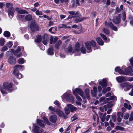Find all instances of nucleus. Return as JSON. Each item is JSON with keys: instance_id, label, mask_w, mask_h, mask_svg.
I'll return each mask as SVG.
<instances>
[{"instance_id": "nucleus-1", "label": "nucleus", "mask_w": 133, "mask_h": 133, "mask_svg": "<svg viewBox=\"0 0 133 133\" xmlns=\"http://www.w3.org/2000/svg\"><path fill=\"white\" fill-rule=\"evenodd\" d=\"M73 92L74 94L76 96V99L79 101H81L82 99L78 95V94H79L83 99L85 98L86 97L88 99H89L90 98L89 90L88 89H87L85 90V94L81 89L77 88L73 90Z\"/></svg>"}, {"instance_id": "nucleus-2", "label": "nucleus", "mask_w": 133, "mask_h": 133, "mask_svg": "<svg viewBox=\"0 0 133 133\" xmlns=\"http://www.w3.org/2000/svg\"><path fill=\"white\" fill-rule=\"evenodd\" d=\"M86 49L84 47H82L80 49L81 51L83 54H85L86 52L87 53L91 52L92 51V49L91 48V45L93 47H94V50H95L96 48H95L96 45V43L93 40H92L90 41H89L86 42L85 44Z\"/></svg>"}, {"instance_id": "nucleus-3", "label": "nucleus", "mask_w": 133, "mask_h": 133, "mask_svg": "<svg viewBox=\"0 0 133 133\" xmlns=\"http://www.w3.org/2000/svg\"><path fill=\"white\" fill-rule=\"evenodd\" d=\"M62 99H66L67 101L71 103L74 102V98L73 96L67 92L61 96Z\"/></svg>"}, {"instance_id": "nucleus-4", "label": "nucleus", "mask_w": 133, "mask_h": 133, "mask_svg": "<svg viewBox=\"0 0 133 133\" xmlns=\"http://www.w3.org/2000/svg\"><path fill=\"white\" fill-rule=\"evenodd\" d=\"M43 119L45 121L39 119H37V124L38 125L42 127H45L46 124L49 125H50V123L46 117H43Z\"/></svg>"}, {"instance_id": "nucleus-5", "label": "nucleus", "mask_w": 133, "mask_h": 133, "mask_svg": "<svg viewBox=\"0 0 133 133\" xmlns=\"http://www.w3.org/2000/svg\"><path fill=\"white\" fill-rule=\"evenodd\" d=\"M122 69L125 68V71H123L121 69L120 67L117 66L116 67L115 69V71L121 74H123L127 75H131V72L129 69L126 68H125V67L124 66H123Z\"/></svg>"}, {"instance_id": "nucleus-6", "label": "nucleus", "mask_w": 133, "mask_h": 133, "mask_svg": "<svg viewBox=\"0 0 133 133\" xmlns=\"http://www.w3.org/2000/svg\"><path fill=\"white\" fill-rule=\"evenodd\" d=\"M67 106L64 109L65 113L66 115L69 114L70 112H73L77 110L76 107L71 104H67Z\"/></svg>"}, {"instance_id": "nucleus-7", "label": "nucleus", "mask_w": 133, "mask_h": 133, "mask_svg": "<svg viewBox=\"0 0 133 133\" xmlns=\"http://www.w3.org/2000/svg\"><path fill=\"white\" fill-rule=\"evenodd\" d=\"M108 79L107 78H104L102 80H99L98 81L99 84L101 85L102 88H103V89L102 90V93L103 94H105L107 91L105 88L107 86V80Z\"/></svg>"}, {"instance_id": "nucleus-8", "label": "nucleus", "mask_w": 133, "mask_h": 133, "mask_svg": "<svg viewBox=\"0 0 133 133\" xmlns=\"http://www.w3.org/2000/svg\"><path fill=\"white\" fill-rule=\"evenodd\" d=\"M14 70L13 71V73L14 75H16L17 72H18L19 70H22L24 69V66L20 65H16L14 67Z\"/></svg>"}, {"instance_id": "nucleus-9", "label": "nucleus", "mask_w": 133, "mask_h": 133, "mask_svg": "<svg viewBox=\"0 0 133 133\" xmlns=\"http://www.w3.org/2000/svg\"><path fill=\"white\" fill-rule=\"evenodd\" d=\"M33 126L34 127L33 129L34 133H42L43 132V130L42 128L36 125L35 124H34Z\"/></svg>"}, {"instance_id": "nucleus-10", "label": "nucleus", "mask_w": 133, "mask_h": 133, "mask_svg": "<svg viewBox=\"0 0 133 133\" xmlns=\"http://www.w3.org/2000/svg\"><path fill=\"white\" fill-rule=\"evenodd\" d=\"M120 86L122 88H124V90L125 91L129 90L131 86L128 83L125 82L122 83L120 84Z\"/></svg>"}, {"instance_id": "nucleus-11", "label": "nucleus", "mask_w": 133, "mask_h": 133, "mask_svg": "<svg viewBox=\"0 0 133 133\" xmlns=\"http://www.w3.org/2000/svg\"><path fill=\"white\" fill-rule=\"evenodd\" d=\"M30 28L31 31H37L38 30V26L35 23H34L31 24Z\"/></svg>"}, {"instance_id": "nucleus-12", "label": "nucleus", "mask_w": 133, "mask_h": 133, "mask_svg": "<svg viewBox=\"0 0 133 133\" xmlns=\"http://www.w3.org/2000/svg\"><path fill=\"white\" fill-rule=\"evenodd\" d=\"M116 80L118 83H121L127 81V77L119 76L116 77Z\"/></svg>"}, {"instance_id": "nucleus-13", "label": "nucleus", "mask_w": 133, "mask_h": 133, "mask_svg": "<svg viewBox=\"0 0 133 133\" xmlns=\"http://www.w3.org/2000/svg\"><path fill=\"white\" fill-rule=\"evenodd\" d=\"M42 42L44 45H46L47 44L48 40V36L47 34H45L42 36Z\"/></svg>"}, {"instance_id": "nucleus-14", "label": "nucleus", "mask_w": 133, "mask_h": 133, "mask_svg": "<svg viewBox=\"0 0 133 133\" xmlns=\"http://www.w3.org/2000/svg\"><path fill=\"white\" fill-rule=\"evenodd\" d=\"M105 24L106 25L109 26L112 30L116 31H117V27L114 26L112 23H108L107 22H105Z\"/></svg>"}, {"instance_id": "nucleus-15", "label": "nucleus", "mask_w": 133, "mask_h": 133, "mask_svg": "<svg viewBox=\"0 0 133 133\" xmlns=\"http://www.w3.org/2000/svg\"><path fill=\"white\" fill-rule=\"evenodd\" d=\"M68 13L70 15L74 16L75 17H79L81 16V14L78 12H75L74 11H68Z\"/></svg>"}, {"instance_id": "nucleus-16", "label": "nucleus", "mask_w": 133, "mask_h": 133, "mask_svg": "<svg viewBox=\"0 0 133 133\" xmlns=\"http://www.w3.org/2000/svg\"><path fill=\"white\" fill-rule=\"evenodd\" d=\"M8 62L10 64H15L16 62V58L14 57H11L9 58Z\"/></svg>"}, {"instance_id": "nucleus-17", "label": "nucleus", "mask_w": 133, "mask_h": 133, "mask_svg": "<svg viewBox=\"0 0 133 133\" xmlns=\"http://www.w3.org/2000/svg\"><path fill=\"white\" fill-rule=\"evenodd\" d=\"M49 120L51 122L55 123L57 120V116L56 115L51 116L50 117Z\"/></svg>"}, {"instance_id": "nucleus-18", "label": "nucleus", "mask_w": 133, "mask_h": 133, "mask_svg": "<svg viewBox=\"0 0 133 133\" xmlns=\"http://www.w3.org/2000/svg\"><path fill=\"white\" fill-rule=\"evenodd\" d=\"M113 22L116 24L119 23L120 22V16H116L114 18L113 20Z\"/></svg>"}, {"instance_id": "nucleus-19", "label": "nucleus", "mask_w": 133, "mask_h": 133, "mask_svg": "<svg viewBox=\"0 0 133 133\" xmlns=\"http://www.w3.org/2000/svg\"><path fill=\"white\" fill-rule=\"evenodd\" d=\"M15 10L18 13L20 14H25V13L28 14V12L26 10L18 8H16Z\"/></svg>"}, {"instance_id": "nucleus-20", "label": "nucleus", "mask_w": 133, "mask_h": 133, "mask_svg": "<svg viewBox=\"0 0 133 133\" xmlns=\"http://www.w3.org/2000/svg\"><path fill=\"white\" fill-rule=\"evenodd\" d=\"M97 89L96 87H94L93 88V90H91L92 96L95 97L97 95Z\"/></svg>"}, {"instance_id": "nucleus-21", "label": "nucleus", "mask_w": 133, "mask_h": 133, "mask_svg": "<svg viewBox=\"0 0 133 133\" xmlns=\"http://www.w3.org/2000/svg\"><path fill=\"white\" fill-rule=\"evenodd\" d=\"M15 10L14 9L8 10V14L11 18H12L14 15Z\"/></svg>"}, {"instance_id": "nucleus-22", "label": "nucleus", "mask_w": 133, "mask_h": 133, "mask_svg": "<svg viewBox=\"0 0 133 133\" xmlns=\"http://www.w3.org/2000/svg\"><path fill=\"white\" fill-rule=\"evenodd\" d=\"M53 51V47L52 46H51L49 48L47 51L48 55H53L54 54Z\"/></svg>"}, {"instance_id": "nucleus-23", "label": "nucleus", "mask_w": 133, "mask_h": 133, "mask_svg": "<svg viewBox=\"0 0 133 133\" xmlns=\"http://www.w3.org/2000/svg\"><path fill=\"white\" fill-rule=\"evenodd\" d=\"M100 35L103 39L106 42H109L110 39L109 38H108L105 35L102 34H100Z\"/></svg>"}, {"instance_id": "nucleus-24", "label": "nucleus", "mask_w": 133, "mask_h": 133, "mask_svg": "<svg viewBox=\"0 0 133 133\" xmlns=\"http://www.w3.org/2000/svg\"><path fill=\"white\" fill-rule=\"evenodd\" d=\"M96 41L98 44L101 45H103L104 42L102 39L100 37H98L96 39Z\"/></svg>"}, {"instance_id": "nucleus-25", "label": "nucleus", "mask_w": 133, "mask_h": 133, "mask_svg": "<svg viewBox=\"0 0 133 133\" xmlns=\"http://www.w3.org/2000/svg\"><path fill=\"white\" fill-rule=\"evenodd\" d=\"M64 50L66 53H68L72 52V48L71 46H70L68 48H65Z\"/></svg>"}, {"instance_id": "nucleus-26", "label": "nucleus", "mask_w": 133, "mask_h": 133, "mask_svg": "<svg viewBox=\"0 0 133 133\" xmlns=\"http://www.w3.org/2000/svg\"><path fill=\"white\" fill-rule=\"evenodd\" d=\"M114 99L115 100H116V97L114 96H111L109 98H107L105 100L106 102H107L109 101Z\"/></svg>"}, {"instance_id": "nucleus-27", "label": "nucleus", "mask_w": 133, "mask_h": 133, "mask_svg": "<svg viewBox=\"0 0 133 133\" xmlns=\"http://www.w3.org/2000/svg\"><path fill=\"white\" fill-rule=\"evenodd\" d=\"M57 114L59 116H61L63 115V112L60 109H57L55 111Z\"/></svg>"}, {"instance_id": "nucleus-28", "label": "nucleus", "mask_w": 133, "mask_h": 133, "mask_svg": "<svg viewBox=\"0 0 133 133\" xmlns=\"http://www.w3.org/2000/svg\"><path fill=\"white\" fill-rule=\"evenodd\" d=\"M84 19H85V18L84 17L82 18L79 17V18H76L74 20V22L75 23H77L82 21Z\"/></svg>"}, {"instance_id": "nucleus-29", "label": "nucleus", "mask_w": 133, "mask_h": 133, "mask_svg": "<svg viewBox=\"0 0 133 133\" xmlns=\"http://www.w3.org/2000/svg\"><path fill=\"white\" fill-rule=\"evenodd\" d=\"M62 41L60 40H59L57 42L55 46V48L58 49L59 48V46L61 44Z\"/></svg>"}, {"instance_id": "nucleus-30", "label": "nucleus", "mask_w": 133, "mask_h": 133, "mask_svg": "<svg viewBox=\"0 0 133 133\" xmlns=\"http://www.w3.org/2000/svg\"><path fill=\"white\" fill-rule=\"evenodd\" d=\"M6 7L8 9V10L13 9L12 7V5L11 4L9 3H7L6 4Z\"/></svg>"}, {"instance_id": "nucleus-31", "label": "nucleus", "mask_w": 133, "mask_h": 133, "mask_svg": "<svg viewBox=\"0 0 133 133\" xmlns=\"http://www.w3.org/2000/svg\"><path fill=\"white\" fill-rule=\"evenodd\" d=\"M80 44L78 43H77L75 45V49L76 51H78L79 50Z\"/></svg>"}, {"instance_id": "nucleus-32", "label": "nucleus", "mask_w": 133, "mask_h": 133, "mask_svg": "<svg viewBox=\"0 0 133 133\" xmlns=\"http://www.w3.org/2000/svg\"><path fill=\"white\" fill-rule=\"evenodd\" d=\"M32 16L30 15L29 14L27 15L25 17V19L26 21H29L32 19Z\"/></svg>"}, {"instance_id": "nucleus-33", "label": "nucleus", "mask_w": 133, "mask_h": 133, "mask_svg": "<svg viewBox=\"0 0 133 133\" xmlns=\"http://www.w3.org/2000/svg\"><path fill=\"white\" fill-rule=\"evenodd\" d=\"M129 20L130 24L132 26H133V17L131 15H129L128 17Z\"/></svg>"}, {"instance_id": "nucleus-34", "label": "nucleus", "mask_w": 133, "mask_h": 133, "mask_svg": "<svg viewBox=\"0 0 133 133\" xmlns=\"http://www.w3.org/2000/svg\"><path fill=\"white\" fill-rule=\"evenodd\" d=\"M3 35L5 37H9L10 36V33L9 32L6 31L4 32Z\"/></svg>"}, {"instance_id": "nucleus-35", "label": "nucleus", "mask_w": 133, "mask_h": 133, "mask_svg": "<svg viewBox=\"0 0 133 133\" xmlns=\"http://www.w3.org/2000/svg\"><path fill=\"white\" fill-rule=\"evenodd\" d=\"M41 40V36L40 35H38L37 39L35 40V41L37 43L40 42Z\"/></svg>"}, {"instance_id": "nucleus-36", "label": "nucleus", "mask_w": 133, "mask_h": 133, "mask_svg": "<svg viewBox=\"0 0 133 133\" xmlns=\"http://www.w3.org/2000/svg\"><path fill=\"white\" fill-rule=\"evenodd\" d=\"M17 62L19 64H22L24 63V60L23 58H21L17 60Z\"/></svg>"}, {"instance_id": "nucleus-37", "label": "nucleus", "mask_w": 133, "mask_h": 133, "mask_svg": "<svg viewBox=\"0 0 133 133\" xmlns=\"http://www.w3.org/2000/svg\"><path fill=\"white\" fill-rule=\"evenodd\" d=\"M17 17L19 20H23L24 18V15L22 14H19L17 15Z\"/></svg>"}, {"instance_id": "nucleus-38", "label": "nucleus", "mask_w": 133, "mask_h": 133, "mask_svg": "<svg viewBox=\"0 0 133 133\" xmlns=\"http://www.w3.org/2000/svg\"><path fill=\"white\" fill-rule=\"evenodd\" d=\"M18 79H20L22 77V75L21 74L19 73L18 72H17V75H14Z\"/></svg>"}, {"instance_id": "nucleus-39", "label": "nucleus", "mask_w": 133, "mask_h": 133, "mask_svg": "<svg viewBox=\"0 0 133 133\" xmlns=\"http://www.w3.org/2000/svg\"><path fill=\"white\" fill-rule=\"evenodd\" d=\"M124 106L125 108L128 109L129 110H130L131 108V105L128 104L126 103H124Z\"/></svg>"}, {"instance_id": "nucleus-40", "label": "nucleus", "mask_w": 133, "mask_h": 133, "mask_svg": "<svg viewBox=\"0 0 133 133\" xmlns=\"http://www.w3.org/2000/svg\"><path fill=\"white\" fill-rule=\"evenodd\" d=\"M5 40L3 38H0V45L2 46L4 45V44Z\"/></svg>"}, {"instance_id": "nucleus-41", "label": "nucleus", "mask_w": 133, "mask_h": 133, "mask_svg": "<svg viewBox=\"0 0 133 133\" xmlns=\"http://www.w3.org/2000/svg\"><path fill=\"white\" fill-rule=\"evenodd\" d=\"M126 17L125 14L124 12L123 13H122V20L123 21H125V20L126 19Z\"/></svg>"}, {"instance_id": "nucleus-42", "label": "nucleus", "mask_w": 133, "mask_h": 133, "mask_svg": "<svg viewBox=\"0 0 133 133\" xmlns=\"http://www.w3.org/2000/svg\"><path fill=\"white\" fill-rule=\"evenodd\" d=\"M103 29L104 32L105 34L108 35L109 34L110 31L108 29H106L105 28H104Z\"/></svg>"}, {"instance_id": "nucleus-43", "label": "nucleus", "mask_w": 133, "mask_h": 133, "mask_svg": "<svg viewBox=\"0 0 133 133\" xmlns=\"http://www.w3.org/2000/svg\"><path fill=\"white\" fill-rule=\"evenodd\" d=\"M35 14L37 15H42L43 14L42 12L41 11H39L38 10L36 11Z\"/></svg>"}, {"instance_id": "nucleus-44", "label": "nucleus", "mask_w": 133, "mask_h": 133, "mask_svg": "<svg viewBox=\"0 0 133 133\" xmlns=\"http://www.w3.org/2000/svg\"><path fill=\"white\" fill-rule=\"evenodd\" d=\"M6 45L9 48H11L12 45V42H9L6 43Z\"/></svg>"}, {"instance_id": "nucleus-45", "label": "nucleus", "mask_w": 133, "mask_h": 133, "mask_svg": "<svg viewBox=\"0 0 133 133\" xmlns=\"http://www.w3.org/2000/svg\"><path fill=\"white\" fill-rule=\"evenodd\" d=\"M11 51H7L6 52V54L7 55H10L12 53V52L14 54V50L12 49H11Z\"/></svg>"}, {"instance_id": "nucleus-46", "label": "nucleus", "mask_w": 133, "mask_h": 133, "mask_svg": "<svg viewBox=\"0 0 133 133\" xmlns=\"http://www.w3.org/2000/svg\"><path fill=\"white\" fill-rule=\"evenodd\" d=\"M133 120V112H132L131 113L130 117L129 119V121H132Z\"/></svg>"}, {"instance_id": "nucleus-47", "label": "nucleus", "mask_w": 133, "mask_h": 133, "mask_svg": "<svg viewBox=\"0 0 133 133\" xmlns=\"http://www.w3.org/2000/svg\"><path fill=\"white\" fill-rule=\"evenodd\" d=\"M129 114L128 113H126L124 116V118L125 119H127L129 118Z\"/></svg>"}, {"instance_id": "nucleus-48", "label": "nucleus", "mask_w": 133, "mask_h": 133, "mask_svg": "<svg viewBox=\"0 0 133 133\" xmlns=\"http://www.w3.org/2000/svg\"><path fill=\"white\" fill-rule=\"evenodd\" d=\"M54 104L57 105L58 107H60V103L59 102L57 101H55L54 103Z\"/></svg>"}, {"instance_id": "nucleus-49", "label": "nucleus", "mask_w": 133, "mask_h": 133, "mask_svg": "<svg viewBox=\"0 0 133 133\" xmlns=\"http://www.w3.org/2000/svg\"><path fill=\"white\" fill-rule=\"evenodd\" d=\"M8 50V48L5 46H4L1 49V51H5Z\"/></svg>"}, {"instance_id": "nucleus-50", "label": "nucleus", "mask_w": 133, "mask_h": 133, "mask_svg": "<svg viewBox=\"0 0 133 133\" xmlns=\"http://www.w3.org/2000/svg\"><path fill=\"white\" fill-rule=\"evenodd\" d=\"M106 115V113L104 114L103 115L102 117L101 118V121L102 122H104Z\"/></svg>"}, {"instance_id": "nucleus-51", "label": "nucleus", "mask_w": 133, "mask_h": 133, "mask_svg": "<svg viewBox=\"0 0 133 133\" xmlns=\"http://www.w3.org/2000/svg\"><path fill=\"white\" fill-rule=\"evenodd\" d=\"M129 61L131 65L133 68V57H132L129 59Z\"/></svg>"}, {"instance_id": "nucleus-52", "label": "nucleus", "mask_w": 133, "mask_h": 133, "mask_svg": "<svg viewBox=\"0 0 133 133\" xmlns=\"http://www.w3.org/2000/svg\"><path fill=\"white\" fill-rule=\"evenodd\" d=\"M71 119L72 121H74L75 120L77 119V117L76 116V115H74L73 117L72 118H71Z\"/></svg>"}, {"instance_id": "nucleus-53", "label": "nucleus", "mask_w": 133, "mask_h": 133, "mask_svg": "<svg viewBox=\"0 0 133 133\" xmlns=\"http://www.w3.org/2000/svg\"><path fill=\"white\" fill-rule=\"evenodd\" d=\"M127 24V21H123L122 24V25L124 27L126 26Z\"/></svg>"}, {"instance_id": "nucleus-54", "label": "nucleus", "mask_w": 133, "mask_h": 133, "mask_svg": "<svg viewBox=\"0 0 133 133\" xmlns=\"http://www.w3.org/2000/svg\"><path fill=\"white\" fill-rule=\"evenodd\" d=\"M21 50V48L19 46H18L17 49L15 52H14V53H18Z\"/></svg>"}, {"instance_id": "nucleus-55", "label": "nucleus", "mask_w": 133, "mask_h": 133, "mask_svg": "<svg viewBox=\"0 0 133 133\" xmlns=\"http://www.w3.org/2000/svg\"><path fill=\"white\" fill-rule=\"evenodd\" d=\"M127 81L130 82L133 81V77L128 78L127 77Z\"/></svg>"}, {"instance_id": "nucleus-56", "label": "nucleus", "mask_w": 133, "mask_h": 133, "mask_svg": "<svg viewBox=\"0 0 133 133\" xmlns=\"http://www.w3.org/2000/svg\"><path fill=\"white\" fill-rule=\"evenodd\" d=\"M49 110L52 111H55V109L52 107L51 106L49 107Z\"/></svg>"}, {"instance_id": "nucleus-57", "label": "nucleus", "mask_w": 133, "mask_h": 133, "mask_svg": "<svg viewBox=\"0 0 133 133\" xmlns=\"http://www.w3.org/2000/svg\"><path fill=\"white\" fill-rule=\"evenodd\" d=\"M123 6L122 5H121L120 6V9L119 10H119H118V8H117L116 9V11L117 12H119V11H121V10H122L123 9Z\"/></svg>"}, {"instance_id": "nucleus-58", "label": "nucleus", "mask_w": 133, "mask_h": 133, "mask_svg": "<svg viewBox=\"0 0 133 133\" xmlns=\"http://www.w3.org/2000/svg\"><path fill=\"white\" fill-rule=\"evenodd\" d=\"M112 119L113 121L115 122L116 119V117L115 115H114L112 116Z\"/></svg>"}, {"instance_id": "nucleus-59", "label": "nucleus", "mask_w": 133, "mask_h": 133, "mask_svg": "<svg viewBox=\"0 0 133 133\" xmlns=\"http://www.w3.org/2000/svg\"><path fill=\"white\" fill-rule=\"evenodd\" d=\"M74 17H75L74 16L72 15H70L68 17L67 19H70V18H74Z\"/></svg>"}, {"instance_id": "nucleus-60", "label": "nucleus", "mask_w": 133, "mask_h": 133, "mask_svg": "<svg viewBox=\"0 0 133 133\" xmlns=\"http://www.w3.org/2000/svg\"><path fill=\"white\" fill-rule=\"evenodd\" d=\"M110 123L112 127H114V124L113 123L111 122V120H110Z\"/></svg>"}, {"instance_id": "nucleus-61", "label": "nucleus", "mask_w": 133, "mask_h": 133, "mask_svg": "<svg viewBox=\"0 0 133 133\" xmlns=\"http://www.w3.org/2000/svg\"><path fill=\"white\" fill-rule=\"evenodd\" d=\"M40 48L42 50H44L45 49V48L43 45H41L40 47Z\"/></svg>"}, {"instance_id": "nucleus-62", "label": "nucleus", "mask_w": 133, "mask_h": 133, "mask_svg": "<svg viewBox=\"0 0 133 133\" xmlns=\"http://www.w3.org/2000/svg\"><path fill=\"white\" fill-rule=\"evenodd\" d=\"M105 99V97H101L99 99V101L100 102H102L104 101Z\"/></svg>"}, {"instance_id": "nucleus-63", "label": "nucleus", "mask_w": 133, "mask_h": 133, "mask_svg": "<svg viewBox=\"0 0 133 133\" xmlns=\"http://www.w3.org/2000/svg\"><path fill=\"white\" fill-rule=\"evenodd\" d=\"M98 90L99 92H101L102 90V88L101 86H98Z\"/></svg>"}, {"instance_id": "nucleus-64", "label": "nucleus", "mask_w": 133, "mask_h": 133, "mask_svg": "<svg viewBox=\"0 0 133 133\" xmlns=\"http://www.w3.org/2000/svg\"><path fill=\"white\" fill-rule=\"evenodd\" d=\"M129 94L131 96H133V88L131 92L129 93Z\"/></svg>"}]
</instances>
